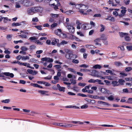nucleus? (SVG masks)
<instances>
[{"instance_id": "obj_1", "label": "nucleus", "mask_w": 132, "mask_h": 132, "mask_svg": "<svg viewBox=\"0 0 132 132\" xmlns=\"http://www.w3.org/2000/svg\"><path fill=\"white\" fill-rule=\"evenodd\" d=\"M41 60L43 61H46V62L44 63L43 64V65L45 66H46L47 65V62L50 63L52 62L53 61V59L50 57H47L42 58L41 59Z\"/></svg>"}, {"instance_id": "obj_2", "label": "nucleus", "mask_w": 132, "mask_h": 132, "mask_svg": "<svg viewBox=\"0 0 132 132\" xmlns=\"http://www.w3.org/2000/svg\"><path fill=\"white\" fill-rule=\"evenodd\" d=\"M66 28L68 29L69 31L71 33H73L75 31V29L74 27L69 24L68 23H65V24Z\"/></svg>"}, {"instance_id": "obj_3", "label": "nucleus", "mask_w": 132, "mask_h": 132, "mask_svg": "<svg viewBox=\"0 0 132 132\" xmlns=\"http://www.w3.org/2000/svg\"><path fill=\"white\" fill-rule=\"evenodd\" d=\"M27 13L28 14L32 15L35 13L34 7H30L28 9Z\"/></svg>"}, {"instance_id": "obj_4", "label": "nucleus", "mask_w": 132, "mask_h": 132, "mask_svg": "<svg viewBox=\"0 0 132 132\" xmlns=\"http://www.w3.org/2000/svg\"><path fill=\"white\" fill-rule=\"evenodd\" d=\"M91 74H90L92 76L98 77H100V75H98V72L95 70H91Z\"/></svg>"}, {"instance_id": "obj_5", "label": "nucleus", "mask_w": 132, "mask_h": 132, "mask_svg": "<svg viewBox=\"0 0 132 132\" xmlns=\"http://www.w3.org/2000/svg\"><path fill=\"white\" fill-rule=\"evenodd\" d=\"M23 5L26 7H28L32 5V3L28 0L23 1Z\"/></svg>"}, {"instance_id": "obj_6", "label": "nucleus", "mask_w": 132, "mask_h": 132, "mask_svg": "<svg viewBox=\"0 0 132 132\" xmlns=\"http://www.w3.org/2000/svg\"><path fill=\"white\" fill-rule=\"evenodd\" d=\"M2 74L6 76L9 77L11 78H13L14 77V75L13 73L9 72H2Z\"/></svg>"}, {"instance_id": "obj_7", "label": "nucleus", "mask_w": 132, "mask_h": 132, "mask_svg": "<svg viewBox=\"0 0 132 132\" xmlns=\"http://www.w3.org/2000/svg\"><path fill=\"white\" fill-rule=\"evenodd\" d=\"M35 13L37 12H41L43 9L40 7H34Z\"/></svg>"}, {"instance_id": "obj_8", "label": "nucleus", "mask_w": 132, "mask_h": 132, "mask_svg": "<svg viewBox=\"0 0 132 132\" xmlns=\"http://www.w3.org/2000/svg\"><path fill=\"white\" fill-rule=\"evenodd\" d=\"M73 55V54L71 52L69 53L66 54L65 55V57L67 59L70 60L72 57Z\"/></svg>"}, {"instance_id": "obj_9", "label": "nucleus", "mask_w": 132, "mask_h": 132, "mask_svg": "<svg viewBox=\"0 0 132 132\" xmlns=\"http://www.w3.org/2000/svg\"><path fill=\"white\" fill-rule=\"evenodd\" d=\"M99 90L100 92L104 94H108L109 91L106 89L103 88H100Z\"/></svg>"}, {"instance_id": "obj_10", "label": "nucleus", "mask_w": 132, "mask_h": 132, "mask_svg": "<svg viewBox=\"0 0 132 132\" xmlns=\"http://www.w3.org/2000/svg\"><path fill=\"white\" fill-rule=\"evenodd\" d=\"M59 40L58 39L53 38L52 39L51 44L53 45H55L59 42Z\"/></svg>"}, {"instance_id": "obj_11", "label": "nucleus", "mask_w": 132, "mask_h": 132, "mask_svg": "<svg viewBox=\"0 0 132 132\" xmlns=\"http://www.w3.org/2000/svg\"><path fill=\"white\" fill-rule=\"evenodd\" d=\"M55 34L57 35L60 36L62 33L61 30L60 29H58L55 31Z\"/></svg>"}, {"instance_id": "obj_12", "label": "nucleus", "mask_w": 132, "mask_h": 132, "mask_svg": "<svg viewBox=\"0 0 132 132\" xmlns=\"http://www.w3.org/2000/svg\"><path fill=\"white\" fill-rule=\"evenodd\" d=\"M89 24H85L82 25L81 26V27L82 29H88L89 28L87 27L88 25H89Z\"/></svg>"}, {"instance_id": "obj_13", "label": "nucleus", "mask_w": 132, "mask_h": 132, "mask_svg": "<svg viewBox=\"0 0 132 132\" xmlns=\"http://www.w3.org/2000/svg\"><path fill=\"white\" fill-rule=\"evenodd\" d=\"M111 84L112 85V86L114 87L117 86L119 85V84L118 82L116 81H112L111 83Z\"/></svg>"}, {"instance_id": "obj_14", "label": "nucleus", "mask_w": 132, "mask_h": 132, "mask_svg": "<svg viewBox=\"0 0 132 132\" xmlns=\"http://www.w3.org/2000/svg\"><path fill=\"white\" fill-rule=\"evenodd\" d=\"M101 39L100 38H98L94 40V42L95 43V44L96 45H101L100 44L98 43L100 42Z\"/></svg>"}, {"instance_id": "obj_15", "label": "nucleus", "mask_w": 132, "mask_h": 132, "mask_svg": "<svg viewBox=\"0 0 132 132\" xmlns=\"http://www.w3.org/2000/svg\"><path fill=\"white\" fill-rule=\"evenodd\" d=\"M101 39L104 40H106L107 38V37L104 34H102L100 35Z\"/></svg>"}, {"instance_id": "obj_16", "label": "nucleus", "mask_w": 132, "mask_h": 132, "mask_svg": "<svg viewBox=\"0 0 132 132\" xmlns=\"http://www.w3.org/2000/svg\"><path fill=\"white\" fill-rule=\"evenodd\" d=\"M57 5H55L54 3H53L52 4V5L53 6V8L55 10H56L57 9H58V6H59L60 4L59 2L58 1H57Z\"/></svg>"}, {"instance_id": "obj_17", "label": "nucleus", "mask_w": 132, "mask_h": 132, "mask_svg": "<svg viewBox=\"0 0 132 132\" xmlns=\"http://www.w3.org/2000/svg\"><path fill=\"white\" fill-rule=\"evenodd\" d=\"M98 103L100 104H102L104 105L107 106L109 105L108 103L101 101H98Z\"/></svg>"}, {"instance_id": "obj_18", "label": "nucleus", "mask_w": 132, "mask_h": 132, "mask_svg": "<svg viewBox=\"0 0 132 132\" xmlns=\"http://www.w3.org/2000/svg\"><path fill=\"white\" fill-rule=\"evenodd\" d=\"M119 35L121 37H123L124 36H126L128 35V34L123 32H119Z\"/></svg>"}, {"instance_id": "obj_19", "label": "nucleus", "mask_w": 132, "mask_h": 132, "mask_svg": "<svg viewBox=\"0 0 132 132\" xmlns=\"http://www.w3.org/2000/svg\"><path fill=\"white\" fill-rule=\"evenodd\" d=\"M101 67V66L99 64H95L93 66V68L95 69H100Z\"/></svg>"}, {"instance_id": "obj_20", "label": "nucleus", "mask_w": 132, "mask_h": 132, "mask_svg": "<svg viewBox=\"0 0 132 132\" xmlns=\"http://www.w3.org/2000/svg\"><path fill=\"white\" fill-rule=\"evenodd\" d=\"M74 126L75 125H72L69 124H65L64 125H61V126H62V127L65 128H67L69 127H72Z\"/></svg>"}, {"instance_id": "obj_21", "label": "nucleus", "mask_w": 132, "mask_h": 132, "mask_svg": "<svg viewBox=\"0 0 132 132\" xmlns=\"http://www.w3.org/2000/svg\"><path fill=\"white\" fill-rule=\"evenodd\" d=\"M81 8L83 10H86L88 9V7L87 5H85L82 4Z\"/></svg>"}, {"instance_id": "obj_22", "label": "nucleus", "mask_w": 132, "mask_h": 132, "mask_svg": "<svg viewBox=\"0 0 132 132\" xmlns=\"http://www.w3.org/2000/svg\"><path fill=\"white\" fill-rule=\"evenodd\" d=\"M74 13V11L71 10H69L65 12L66 14L68 15H70L71 14H72Z\"/></svg>"}, {"instance_id": "obj_23", "label": "nucleus", "mask_w": 132, "mask_h": 132, "mask_svg": "<svg viewBox=\"0 0 132 132\" xmlns=\"http://www.w3.org/2000/svg\"><path fill=\"white\" fill-rule=\"evenodd\" d=\"M21 22H18V23H12V26H20L21 25Z\"/></svg>"}, {"instance_id": "obj_24", "label": "nucleus", "mask_w": 132, "mask_h": 132, "mask_svg": "<svg viewBox=\"0 0 132 132\" xmlns=\"http://www.w3.org/2000/svg\"><path fill=\"white\" fill-rule=\"evenodd\" d=\"M30 61L31 62L37 63H38L39 62V61L38 60L33 58L30 59Z\"/></svg>"}, {"instance_id": "obj_25", "label": "nucleus", "mask_w": 132, "mask_h": 132, "mask_svg": "<svg viewBox=\"0 0 132 132\" xmlns=\"http://www.w3.org/2000/svg\"><path fill=\"white\" fill-rule=\"evenodd\" d=\"M68 44V42L65 40H63L60 43V44H58L57 46H60V45H64Z\"/></svg>"}, {"instance_id": "obj_26", "label": "nucleus", "mask_w": 132, "mask_h": 132, "mask_svg": "<svg viewBox=\"0 0 132 132\" xmlns=\"http://www.w3.org/2000/svg\"><path fill=\"white\" fill-rule=\"evenodd\" d=\"M10 99H7L5 100H3L1 101V102L4 103H7L10 102Z\"/></svg>"}, {"instance_id": "obj_27", "label": "nucleus", "mask_w": 132, "mask_h": 132, "mask_svg": "<svg viewBox=\"0 0 132 132\" xmlns=\"http://www.w3.org/2000/svg\"><path fill=\"white\" fill-rule=\"evenodd\" d=\"M86 46L87 48L89 49H92L93 48H95L94 46L91 45H87Z\"/></svg>"}, {"instance_id": "obj_28", "label": "nucleus", "mask_w": 132, "mask_h": 132, "mask_svg": "<svg viewBox=\"0 0 132 132\" xmlns=\"http://www.w3.org/2000/svg\"><path fill=\"white\" fill-rule=\"evenodd\" d=\"M3 18V21L4 23H6L7 21H10L11 20L8 18L7 17H2Z\"/></svg>"}, {"instance_id": "obj_29", "label": "nucleus", "mask_w": 132, "mask_h": 132, "mask_svg": "<svg viewBox=\"0 0 132 132\" xmlns=\"http://www.w3.org/2000/svg\"><path fill=\"white\" fill-rule=\"evenodd\" d=\"M115 65L117 66L122 67V64L119 62H115Z\"/></svg>"}, {"instance_id": "obj_30", "label": "nucleus", "mask_w": 132, "mask_h": 132, "mask_svg": "<svg viewBox=\"0 0 132 132\" xmlns=\"http://www.w3.org/2000/svg\"><path fill=\"white\" fill-rule=\"evenodd\" d=\"M125 40L127 41H130L131 40V38L128 35L126 36L125 37Z\"/></svg>"}, {"instance_id": "obj_31", "label": "nucleus", "mask_w": 132, "mask_h": 132, "mask_svg": "<svg viewBox=\"0 0 132 132\" xmlns=\"http://www.w3.org/2000/svg\"><path fill=\"white\" fill-rule=\"evenodd\" d=\"M60 37L62 38H65L67 37V35L66 34L62 32L60 36Z\"/></svg>"}, {"instance_id": "obj_32", "label": "nucleus", "mask_w": 132, "mask_h": 132, "mask_svg": "<svg viewBox=\"0 0 132 132\" xmlns=\"http://www.w3.org/2000/svg\"><path fill=\"white\" fill-rule=\"evenodd\" d=\"M82 4H76L75 6V7L77 9H79L81 7Z\"/></svg>"}, {"instance_id": "obj_33", "label": "nucleus", "mask_w": 132, "mask_h": 132, "mask_svg": "<svg viewBox=\"0 0 132 132\" xmlns=\"http://www.w3.org/2000/svg\"><path fill=\"white\" fill-rule=\"evenodd\" d=\"M29 59V57L28 56H22V60H28Z\"/></svg>"}, {"instance_id": "obj_34", "label": "nucleus", "mask_w": 132, "mask_h": 132, "mask_svg": "<svg viewBox=\"0 0 132 132\" xmlns=\"http://www.w3.org/2000/svg\"><path fill=\"white\" fill-rule=\"evenodd\" d=\"M100 26L101 27V28L100 29V31L101 32H102L104 31L105 29L104 26L102 24H100Z\"/></svg>"}, {"instance_id": "obj_35", "label": "nucleus", "mask_w": 132, "mask_h": 132, "mask_svg": "<svg viewBox=\"0 0 132 132\" xmlns=\"http://www.w3.org/2000/svg\"><path fill=\"white\" fill-rule=\"evenodd\" d=\"M114 96L112 95H111L108 97V99L110 101H112L114 99Z\"/></svg>"}, {"instance_id": "obj_36", "label": "nucleus", "mask_w": 132, "mask_h": 132, "mask_svg": "<svg viewBox=\"0 0 132 132\" xmlns=\"http://www.w3.org/2000/svg\"><path fill=\"white\" fill-rule=\"evenodd\" d=\"M72 62V63L76 64H78L79 63V61L78 60L75 59H73Z\"/></svg>"}, {"instance_id": "obj_37", "label": "nucleus", "mask_w": 132, "mask_h": 132, "mask_svg": "<svg viewBox=\"0 0 132 132\" xmlns=\"http://www.w3.org/2000/svg\"><path fill=\"white\" fill-rule=\"evenodd\" d=\"M54 67H55L58 70L60 71V69L61 68V67L60 65H55Z\"/></svg>"}, {"instance_id": "obj_38", "label": "nucleus", "mask_w": 132, "mask_h": 132, "mask_svg": "<svg viewBox=\"0 0 132 132\" xmlns=\"http://www.w3.org/2000/svg\"><path fill=\"white\" fill-rule=\"evenodd\" d=\"M106 79L111 80H112L113 79V77L111 76H106Z\"/></svg>"}, {"instance_id": "obj_39", "label": "nucleus", "mask_w": 132, "mask_h": 132, "mask_svg": "<svg viewBox=\"0 0 132 132\" xmlns=\"http://www.w3.org/2000/svg\"><path fill=\"white\" fill-rule=\"evenodd\" d=\"M126 48L128 50V51L132 50V46L129 45L127 46H126Z\"/></svg>"}, {"instance_id": "obj_40", "label": "nucleus", "mask_w": 132, "mask_h": 132, "mask_svg": "<svg viewBox=\"0 0 132 132\" xmlns=\"http://www.w3.org/2000/svg\"><path fill=\"white\" fill-rule=\"evenodd\" d=\"M65 88V87H61L60 88H59V90L60 91H63L64 92Z\"/></svg>"}, {"instance_id": "obj_41", "label": "nucleus", "mask_w": 132, "mask_h": 132, "mask_svg": "<svg viewBox=\"0 0 132 132\" xmlns=\"http://www.w3.org/2000/svg\"><path fill=\"white\" fill-rule=\"evenodd\" d=\"M12 35H7L6 38L9 40H11L12 39Z\"/></svg>"}, {"instance_id": "obj_42", "label": "nucleus", "mask_w": 132, "mask_h": 132, "mask_svg": "<svg viewBox=\"0 0 132 132\" xmlns=\"http://www.w3.org/2000/svg\"><path fill=\"white\" fill-rule=\"evenodd\" d=\"M88 107V106L86 104H85L82 105L80 108L82 109H85L87 108Z\"/></svg>"}, {"instance_id": "obj_43", "label": "nucleus", "mask_w": 132, "mask_h": 132, "mask_svg": "<svg viewBox=\"0 0 132 132\" xmlns=\"http://www.w3.org/2000/svg\"><path fill=\"white\" fill-rule=\"evenodd\" d=\"M95 82H98L99 84L103 85V82H101V80L99 79H97L95 80Z\"/></svg>"}, {"instance_id": "obj_44", "label": "nucleus", "mask_w": 132, "mask_h": 132, "mask_svg": "<svg viewBox=\"0 0 132 132\" xmlns=\"http://www.w3.org/2000/svg\"><path fill=\"white\" fill-rule=\"evenodd\" d=\"M86 85V84L85 83L80 82L78 84V85L80 86L84 87Z\"/></svg>"}, {"instance_id": "obj_45", "label": "nucleus", "mask_w": 132, "mask_h": 132, "mask_svg": "<svg viewBox=\"0 0 132 132\" xmlns=\"http://www.w3.org/2000/svg\"><path fill=\"white\" fill-rule=\"evenodd\" d=\"M32 21L33 22H37L38 21V20L37 17H35L32 18Z\"/></svg>"}, {"instance_id": "obj_46", "label": "nucleus", "mask_w": 132, "mask_h": 132, "mask_svg": "<svg viewBox=\"0 0 132 132\" xmlns=\"http://www.w3.org/2000/svg\"><path fill=\"white\" fill-rule=\"evenodd\" d=\"M118 82L121 85H122L125 82V81L122 79H119L118 80Z\"/></svg>"}, {"instance_id": "obj_47", "label": "nucleus", "mask_w": 132, "mask_h": 132, "mask_svg": "<svg viewBox=\"0 0 132 132\" xmlns=\"http://www.w3.org/2000/svg\"><path fill=\"white\" fill-rule=\"evenodd\" d=\"M21 50L22 51H26L28 50V48L25 46H23L21 47Z\"/></svg>"}, {"instance_id": "obj_48", "label": "nucleus", "mask_w": 132, "mask_h": 132, "mask_svg": "<svg viewBox=\"0 0 132 132\" xmlns=\"http://www.w3.org/2000/svg\"><path fill=\"white\" fill-rule=\"evenodd\" d=\"M132 69V68L131 67H128L126 68L125 69V70L126 71L128 72L131 70Z\"/></svg>"}, {"instance_id": "obj_49", "label": "nucleus", "mask_w": 132, "mask_h": 132, "mask_svg": "<svg viewBox=\"0 0 132 132\" xmlns=\"http://www.w3.org/2000/svg\"><path fill=\"white\" fill-rule=\"evenodd\" d=\"M77 34L80 36L82 37L84 36V34L81 32H77Z\"/></svg>"}, {"instance_id": "obj_50", "label": "nucleus", "mask_w": 132, "mask_h": 132, "mask_svg": "<svg viewBox=\"0 0 132 132\" xmlns=\"http://www.w3.org/2000/svg\"><path fill=\"white\" fill-rule=\"evenodd\" d=\"M57 24L56 23H54L51 25V28H53L57 26Z\"/></svg>"}, {"instance_id": "obj_51", "label": "nucleus", "mask_w": 132, "mask_h": 132, "mask_svg": "<svg viewBox=\"0 0 132 132\" xmlns=\"http://www.w3.org/2000/svg\"><path fill=\"white\" fill-rule=\"evenodd\" d=\"M29 39L31 41H33L34 40H37V39L35 37H31L29 38Z\"/></svg>"}, {"instance_id": "obj_52", "label": "nucleus", "mask_w": 132, "mask_h": 132, "mask_svg": "<svg viewBox=\"0 0 132 132\" xmlns=\"http://www.w3.org/2000/svg\"><path fill=\"white\" fill-rule=\"evenodd\" d=\"M70 81L71 82V84H72L73 85L75 84L76 83V80L72 79H70Z\"/></svg>"}, {"instance_id": "obj_53", "label": "nucleus", "mask_w": 132, "mask_h": 132, "mask_svg": "<svg viewBox=\"0 0 132 132\" xmlns=\"http://www.w3.org/2000/svg\"><path fill=\"white\" fill-rule=\"evenodd\" d=\"M108 3L109 4H112V5L113 6H116L117 5V4H114L113 2L110 0L108 1Z\"/></svg>"}, {"instance_id": "obj_54", "label": "nucleus", "mask_w": 132, "mask_h": 132, "mask_svg": "<svg viewBox=\"0 0 132 132\" xmlns=\"http://www.w3.org/2000/svg\"><path fill=\"white\" fill-rule=\"evenodd\" d=\"M80 67H83L84 68H87L88 67V66L86 64H82L80 65Z\"/></svg>"}, {"instance_id": "obj_55", "label": "nucleus", "mask_w": 132, "mask_h": 132, "mask_svg": "<svg viewBox=\"0 0 132 132\" xmlns=\"http://www.w3.org/2000/svg\"><path fill=\"white\" fill-rule=\"evenodd\" d=\"M53 124L54 125H56L61 127H62V126H61V125H61V123H53Z\"/></svg>"}, {"instance_id": "obj_56", "label": "nucleus", "mask_w": 132, "mask_h": 132, "mask_svg": "<svg viewBox=\"0 0 132 132\" xmlns=\"http://www.w3.org/2000/svg\"><path fill=\"white\" fill-rule=\"evenodd\" d=\"M38 92L39 93L43 94H45L47 92L45 90H39Z\"/></svg>"}, {"instance_id": "obj_57", "label": "nucleus", "mask_w": 132, "mask_h": 132, "mask_svg": "<svg viewBox=\"0 0 132 132\" xmlns=\"http://www.w3.org/2000/svg\"><path fill=\"white\" fill-rule=\"evenodd\" d=\"M22 56L21 55H19L16 56V59L19 60H20L21 59H22Z\"/></svg>"}, {"instance_id": "obj_58", "label": "nucleus", "mask_w": 132, "mask_h": 132, "mask_svg": "<svg viewBox=\"0 0 132 132\" xmlns=\"http://www.w3.org/2000/svg\"><path fill=\"white\" fill-rule=\"evenodd\" d=\"M68 69L71 72H72L74 73H76V71L74 70V69H72V68H68Z\"/></svg>"}, {"instance_id": "obj_59", "label": "nucleus", "mask_w": 132, "mask_h": 132, "mask_svg": "<svg viewBox=\"0 0 132 132\" xmlns=\"http://www.w3.org/2000/svg\"><path fill=\"white\" fill-rule=\"evenodd\" d=\"M95 80L93 79H91L88 81V82L89 83H95Z\"/></svg>"}, {"instance_id": "obj_60", "label": "nucleus", "mask_w": 132, "mask_h": 132, "mask_svg": "<svg viewBox=\"0 0 132 132\" xmlns=\"http://www.w3.org/2000/svg\"><path fill=\"white\" fill-rule=\"evenodd\" d=\"M131 101H132V98H129L126 103H128L131 104L132 103V102H131Z\"/></svg>"}, {"instance_id": "obj_61", "label": "nucleus", "mask_w": 132, "mask_h": 132, "mask_svg": "<svg viewBox=\"0 0 132 132\" xmlns=\"http://www.w3.org/2000/svg\"><path fill=\"white\" fill-rule=\"evenodd\" d=\"M52 76H48L45 77L44 78V79H48L50 80L52 78Z\"/></svg>"}, {"instance_id": "obj_62", "label": "nucleus", "mask_w": 132, "mask_h": 132, "mask_svg": "<svg viewBox=\"0 0 132 132\" xmlns=\"http://www.w3.org/2000/svg\"><path fill=\"white\" fill-rule=\"evenodd\" d=\"M130 2V1L129 0H125L124 1V3L126 5L128 4Z\"/></svg>"}, {"instance_id": "obj_63", "label": "nucleus", "mask_w": 132, "mask_h": 132, "mask_svg": "<svg viewBox=\"0 0 132 132\" xmlns=\"http://www.w3.org/2000/svg\"><path fill=\"white\" fill-rule=\"evenodd\" d=\"M43 52V51L42 50H39L37 51L36 53L37 54H40L42 53Z\"/></svg>"}, {"instance_id": "obj_64", "label": "nucleus", "mask_w": 132, "mask_h": 132, "mask_svg": "<svg viewBox=\"0 0 132 132\" xmlns=\"http://www.w3.org/2000/svg\"><path fill=\"white\" fill-rule=\"evenodd\" d=\"M33 70L31 69H28L27 70V72L30 74H32L33 72Z\"/></svg>"}]
</instances>
